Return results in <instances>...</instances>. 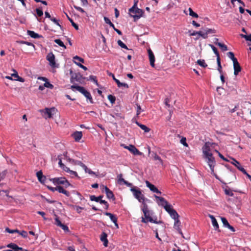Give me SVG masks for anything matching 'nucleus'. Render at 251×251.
<instances>
[{"label":"nucleus","instance_id":"1","mask_svg":"<svg viewBox=\"0 0 251 251\" xmlns=\"http://www.w3.org/2000/svg\"><path fill=\"white\" fill-rule=\"evenodd\" d=\"M138 1H135L133 6L129 9V12L130 16L134 19V21L139 19L144 13V11L137 7V3Z\"/></svg>","mask_w":251,"mask_h":251},{"label":"nucleus","instance_id":"2","mask_svg":"<svg viewBox=\"0 0 251 251\" xmlns=\"http://www.w3.org/2000/svg\"><path fill=\"white\" fill-rule=\"evenodd\" d=\"M142 210L143 212L145 217H142L141 222L144 223H147L150 222L153 223H157L156 221L153 220L151 216V213L149 210L148 205L147 203H144L142 207Z\"/></svg>","mask_w":251,"mask_h":251},{"label":"nucleus","instance_id":"3","mask_svg":"<svg viewBox=\"0 0 251 251\" xmlns=\"http://www.w3.org/2000/svg\"><path fill=\"white\" fill-rule=\"evenodd\" d=\"M130 191L132 192L134 197L137 199L140 202H142L143 205L144 203H146L145 202L146 199L145 196L142 193L140 188L136 186H133L130 188Z\"/></svg>","mask_w":251,"mask_h":251},{"label":"nucleus","instance_id":"4","mask_svg":"<svg viewBox=\"0 0 251 251\" xmlns=\"http://www.w3.org/2000/svg\"><path fill=\"white\" fill-rule=\"evenodd\" d=\"M204 157L206 159V162L209 166L211 172L214 173L216 162L212 154H208V155L205 156Z\"/></svg>","mask_w":251,"mask_h":251},{"label":"nucleus","instance_id":"5","mask_svg":"<svg viewBox=\"0 0 251 251\" xmlns=\"http://www.w3.org/2000/svg\"><path fill=\"white\" fill-rule=\"evenodd\" d=\"M53 183L57 184H63L65 188H67L71 185L69 181L63 177H55L52 179Z\"/></svg>","mask_w":251,"mask_h":251},{"label":"nucleus","instance_id":"6","mask_svg":"<svg viewBox=\"0 0 251 251\" xmlns=\"http://www.w3.org/2000/svg\"><path fill=\"white\" fill-rule=\"evenodd\" d=\"M165 210L169 214L171 218L173 219H176L179 217V216L176 210L173 208L171 205H166L165 206Z\"/></svg>","mask_w":251,"mask_h":251},{"label":"nucleus","instance_id":"7","mask_svg":"<svg viewBox=\"0 0 251 251\" xmlns=\"http://www.w3.org/2000/svg\"><path fill=\"white\" fill-rule=\"evenodd\" d=\"M101 187H102V191H104L108 199H112L113 201L115 200V198L113 192L106 186L102 185Z\"/></svg>","mask_w":251,"mask_h":251},{"label":"nucleus","instance_id":"8","mask_svg":"<svg viewBox=\"0 0 251 251\" xmlns=\"http://www.w3.org/2000/svg\"><path fill=\"white\" fill-rule=\"evenodd\" d=\"M108 75L109 76H111L112 77L113 80L115 81V82L117 84V86H118V87H124L126 88H128V85L127 84L125 83H122V82H121L118 79H116L115 78V75L112 73H108Z\"/></svg>","mask_w":251,"mask_h":251},{"label":"nucleus","instance_id":"9","mask_svg":"<svg viewBox=\"0 0 251 251\" xmlns=\"http://www.w3.org/2000/svg\"><path fill=\"white\" fill-rule=\"evenodd\" d=\"M179 218H177V219H174L175 220V223H174V228L176 229L178 232L182 235V237L183 236V233H182V232L181 231V229L180 227V225H181V222L180 221V220L178 219Z\"/></svg>","mask_w":251,"mask_h":251},{"label":"nucleus","instance_id":"10","mask_svg":"<svg viewBox=\"0 0 251 251\" xmlns=\"http://www.w3.org/2000/svg\"><path fill=\"white\" fill-rule=\"evenodd\" d=\"M155 199L158 200L160 202H158V205L163 206L165 208L166 205H170L168 201L163 197H158L156 195L154 196Z\"/></svg>","mask_w":251,"mask_h":251},{"label":"nucleus","instance_id":"11","mask_svg":"<svg viewBox=\"0 0 251 251\" xmlns=\"http://www.w3.org/2000/svg\"><path fill=\"white\" fill-rule=\"evenodd\" d=\"M230 159H231L230 163L235 166L239 171L242 172L243 170H245L239 161L233 157H230Z\"/></svg>","mask_w":251,"mask_h":251},{"label":"nucleus","instance_id":"12","mask_svg":"<svg viewBox=\"0 0 251 251\" xmlns=\"http://www.w3.org/2000/svg\"><path fill=\"white\" fill-rule=\"evenodd\" d=\"M146 186L150 189L151 191L154 193L161 194V192L153 184L151 183L149 181H146Z\"/></svg>","mask_w":251,"mask_h":251},{"label":"nucleus","instance_id":"13","mask_svg":"<svg viewBox=\"0 0 251 251\" xmlns=\"http://www.w3.org/2000/svg\"><path fill=\"white\" fill-rule=\"evenodd\" d=\"M47 59L50 62V64L51 67L55 66V56L52 52L49 53L47 55Z\"/></svg>","mask_w":251,"mask_h":251},{"label":"nucleus","instance_id":"14","mask_svg":"<svg viewBox=\"0 0 251 251\" xmlns=\"http://www.w3.org/2000/svg\"><path fill=\"white\" fill-rule=\"evenodd\" d=\"M128 151L134 155H141L142 152H140L134 145H129Z\"/></svg>","mask_w":251,"mask_h":251},{"label":"nucleus","instance_id":"15","mask_svg":"<svg viewBox=\"0 0 251 251\" xmlns=\"http://www.w3.org/2000/svg\"><path fill=\"white\" fill-rule=\"evenodd\" d=\"M233 63L234 75H237L241 71V67L238 61H236Z\"/></svg>","mask_w":251,"mask_h":251},{"label":"nucleus","instance_id":"16","mask_svg":"<svg viewBox=\"0 0 251 251\" xmlns=\"http://www.w3.org/2000/svg\"><path fill=\"white\" fill-rule=\"evenodd\" d=\"M209 217L211 219L212 224L214 227V229L216 230H218V231H220V230H219L218 223L214 216L211 215H209Z\"/></svg>","mask_w":251,"mask_h":251},{"label":"nucleus","instance_id":"17","mask_svg":"<svg viewBox=\"0 0 251 251\" xmlns=\"http://www.w3.org/2000/svg\"><path fill=\"white\" fill-rule=\"evenodd\" d=\"M75 142H79L82 138V133L81 131H75L72 135Z\"/></svg>","mask_w":251,"mask_h":251},{"label":"nucleus","instance_id":"18","mask_svg":"<svg viewBox=\"0 0 251 251\" xmlns=\"http://www.w3.org/2000/svg\"><path fill=\"white\" fill-rule=\"evenodd\" d=\"M149 56L150 61V64L151 67H154V61H155V57L153 54V53L151 51V49L148 50Z\"/></svg>","mask_w":251,"mask_h":251},{"label":"nucleus","instance_id":"19","mask_svg":"<svg viewBox=\"0 0 251 251\" xmlns=\"http://www.w3.org/2000/svg\"><path fill=\"white\" fill-rule=\"evenodd\" d=\"M82 78V76L80 73H75L72 76V82H73V80H74L80 82Z\"/></svg>","mask_w":251,"mask_h":251},{"label":"nucleus","instance_id":"20","mask_svg":"<svg viewBox=\"0 0 251 251\" xmlns=\"http://www.w3.org/2000/svg\"><path fill=\"white\" fill-rule=\"evenodd\" d=\"M107 235L106 233L103 232L100 235V240L103 243V245L107 247L108 245V240L107 239Z\"/></svg>","mask_w":251,"mask_h":251},{"label":"nucleus","instance_id":"21","mask_svg":"<svg viewBox=\"0 0 251 251\" xmlns=\"http://www.w3.org/2000/svg\"><path fill=\"white\" fill-rule=\"evenodd\" d=\"M55 111L56 109L54 107L51 108H46L45 109V114H47L48 115V117L49 118H50L52 117V113L55 112Z\"/></svg>","mask_w":251,"mask_h":251},{"label":"nucleus","instance_id":"22","mask_svg":"<svg viewBox=\"0 0 251 251\" xmlns=\"http://www.w3.org/2000/svg\"><path fill=\"white\" fill-rule=\"evenodd\" d=\"M203 150V153L204 154V156H207L208 154H210L211 153L210 151V147L207 145V143H205L204 146L202 148Z\"/></svg>","mask_w":251,"mask_h":251},{"label":"nucleus","instance_id":"23","mask_svg":"<svg viewBox=\"0 0 251 251\" xmlns=\"http://www.w3.org/2000/svg\"><path fill=\"white\" fill-rule=\"evenodd\" d=\"M215 40L217 42H214L215 44L218 46L223 51H226L228 50L227 47L226 45L218 42V39L215 38Z\"/></svg>","mask_w":251,"mask_h":251},{"label":"nucleus","instance_id":"24","mask_svg":"<svg viewBox=\"0 0 251 251\" xmlns=\"http://www.w3.org/2000/svg\"><path fill=\"white\" fill-rule=\"evenodd\" d=\"M57 191L60 193H62V194H64V195H65L67 197H69L70 196V193L65 190L63 188V187L61 186H57Z\"/></svg>","mask_w":251,"mask_h":251},{"label":"nucleus","instance_id":"25","mask_svg":"<svg viewBox=\"0 0 251 251\" xmlns=\"http://www.w3.org/2000/svg\"><path fill=\"white\" fill-rule=\"evenodd\" d=\"M67 160L70 162H71V163H73L75 165H79V166H81L83 169L84 167L85 166V165L84 164H83L80 161L75 160H74V159H70V158H68Z\"/></svg>","mask_w":251,"mask_h":251},{"label":"nucleus","instance_id":"26","mask_svg":"<svg viewBox=\"0 0 251 251\" xmlns=\"http://www.w3.org/2000/svg\"><path fill=\"white\" fill-rule=\"evenodd\" d=\"M27 34L34 39L39 38L41 37V35L31 30H27Z\"/></svg>","mask_w":251,"mask_h":251},{"label":"nucleus","instance_id":"27","mask_svg":"<svg viewBox=\"0 0 251 251\" xmlns=\"http://www.w3.org/2000/svg\"><path fill=\"white\" fill-rule=\"evenodd\" d=\"M104 214L106 216H109L111 221H112L114 223H115L116 222H117V218L113 214L108 212H106L104 213Z\"/></svg>","mask_w":251,"mask_h":251},{"label":"nucleus","instance_id":"28","mask_svg":"<svg viewBox=\"0 0 251 251\" xmlns=\"http://www.w3.org/2000/svg\"><path fill=\"white\" fill-rule=\"evenodd\" d=\"M83 95L88 99L89 100L90 102L91 103H93L94 101L92 99V97L91 96V95L89 92L87 91L86 90L85 91L84 93H83Z\"/></svg>","mask_w":251,"mask_h":251},{"label":"nucleus","instance_id":"29","mask_svg":"<svg viewBox=\"0 0 251 251\" xmlns=\"http://www.w3.org/2000/svg\"><path fill=\"white\" fill-rule=\"evenodd\" d=\"M136 124L142 129L145 132H149L150 131V128L147 127L146 126L144 125H142L139 123L138 122L136 121Z\"/></svg>","mask_w":251,"mask_h":251},{"label":"nucleus","instance_id":"30","mask_svg":"<svg viewBox=\"0 0 251 251\" xmlns=\"http://www.w3.org/2000/svg\"><path fill=\"white\" fill-rule=\"evenodd\" d=\"M71 88L72 89H73V88L75 89L76 90H77L78 91H79L80 93H81L82 94H83V93H84V92L86 90V89L83 87L80 86L72 85L71 86Z\"/></svg>","mask_w":251,"mask_h":251},{"label":"nucleus","instance_id":"31","mask_svg":"<svg viewBox=\"0 0 251 251\" xmlns=\"http://www.w3.org/2000/svg\"><path fill=\"white\" fill-rule=\"evenodd\" d=\"M103 198V196H99V197H97L94 195L90 196V199L91 201H95L96 202H99L100 199H101Z\"/></svg>","mask_w":251,"mask_h":251},{"label":"nucleus","instance_id":"32","mask_svg":"<svg viewBox=\"0 0 251 251\" xmlns=\"http://www.w3.org/2000/svg\"><path fill=\"white\" fill-rule=\"evenodd\" d=\"M6 247L13 250V251L17 250L19 249V246L14 243H10L7 245Z\"/></svg>","mask_w":251,"mask_h":251},{"label":"nucleus","instance_id":"33","mask_svg":"<svg viewBox=\"0 0 251 251\" xmlns=\"http://www.w3.org/2000/svg\"><path fill=\"white\" fill-rule=\"evenodd\" d=\"M153 159L155 160H158L159 161V162L160 163V164L161 165H163V160H162V159L160 158V156H159L155 152H153Z\"/></svg>","mask_w":251,"mask_h":251},{"label":"nucleus","instance_id":"34","mask_svg":"<svg viewBox=\"0 0 251 251\" xmlns=\"http://www.w3.org/2000/svg\"><path fill=\"white\" fill-rule=\"evenodd\" d=\"M87 80L93 81L97 86H99V83L96 76L90 75L89 78H87Z\"/></svg>","mask_w":251,"mask_h":251},{"label":"nucleus","instance_id":"35","mask_svg":"<svg viewBox=\"0 0 251 251\" xmlns=\"http://www.w3.org/2000/svg\"><path fill=\"white\" fill-rule=\"evenodd\" d=\"M54 42L58 44L60 47H63L64 49L66 48V46L64 45L63 42L60 39H55Z\"/></svg>","mask_w":251,"mask_h":251},{"label":"nucleus","instance_id":"36","mask_svg":"<svg viewBox=\"0 0 251 251\" xmlns=\"http://www.w3.org/2000/svg\"><path fill=\"white\" fill-rule=\"evenodd\" d=\"M197 63L200 66H201V67H202L203 68H205L207 66V65L205 62L204 60H203V59L202 60H201V59L198 60H197Z\"/></svg>","mask_w":251,"mask_h":251},{"label":"nucleus","instance_id":"37","mask_svg":"<svg viewBox=\"0 0 251 251\" xmlns=\"http://www.w3.org/2000/svg\"><path fill=\"white\" fill-rule=\"evenodd\" d=\"M227 56L232 60L233 62H234L237 60V58L235 57L234 54L232 52H228L227 53Z\"/></svg>","mask_w":251,"mask_h":251},{"label":"nucleus","instance_id":"38","mask_svg":"<svg viewBox=\"0 0 251 251\" xmlns=\"http://www.w3.org/2000/svg\"><path fill=\"white\" fill-rule=\"evenodd\" d=\"M104 20L105 23H106L107 24H108L110 27H112L113 28H114L115 27L114 24L111 22V21L110 20V19L109 18H108L107 17H104Z\"/></svg>","mask_w":251,"mask_h":251},{"label":"nucleus","instance_id":"39","mask_svg":"<svg viewBox=\"0 0 251 251\" xmlns=\"http://www.w3.org/2000/svg\"><path fill=\"white\" fill-rule=\"evenodd\" d=\"M43 176V173L41 171H38L36 173V176L38 178V179L41 183H43V180L42 179V177Z\"/></svg>","mask_w":251,"mask_h":251},{"label":"nucleus","instance_id":"40","mask_svg":"<svg viewBox=\"0 0 251 251\" xmlns=\"http://www.w3.org/2000/svg\"><path fill=\"white\" fill-rule=\"evenodd\" d=\"M205 34L208 36L209 34H213L216 33V30L214 29L206 28L204 30Z\"/></svg>","mask_w":251,"mask_h":251},{"label":"nucleus","instance_id":"41","mask_svg":"<svg viewBox=\"0 0 251 251\" xmlns=\"http://www.w3.org/2000/svg\"><path fill=\"white\" fill-rule=\"evenodd\" d=\"M188 10L189 11L190 16L196 18L199 17L198 15L196 13L194 12L191 8H189Z\"/></svg>","mask_w":251,"mask_h":251},{"label":"nucleus","instance_id":"42","mask_svg":"<svg viewBox=\"0 0 251 251\" xmlns=\"http://www.w3.org/2000/svg\"><path fill=\"white\" fill-rule=\"evenodd\" d=\"M83 169L84 170L86 173H88L91 175H96V173L92 171L91 169L88 168L86 165L84 167Z\"/></svg>","mask_w":251,"mask_h":251},{"label":"nucleus","instance_id":"43","mask_svg":"<svg viewBox=\"0 0 251 251\" xmlns=\"http://www.w3.org/2000/svg\"><path fill=\"white\" fill-rule=\"evenodd\" d=\"M225 193L229 196L232 197L234 196V194L232 192V190H230L229 188H226L224 190Z\"/></svg>","mask_w":251,"mask_h":251},{"label":"nucleus","instance_id":"44","mask_svg":"<svg viewBox=\"0 0 251 251\" xmlns=\"http://www.w3.org/2000/svg\"><path fill=\"white\" fill-rule=\"evenodd\" d=\"M117 44L121 48L126 49V50H129L128 49L127 47L126 46V44H125L121 40H119L117 41Z\"/></svg>","mask_w":251,"mask_h":251},{"label":"nucleus","instance_id":"45","mask_svg":"<svg viewBox=\"0 0 251 251\" xmlns=\"http://www.w3.org/2000/svg\"><path fill=\"white\" fill-rule=\"evenodd\" d=\"M107 98L112 104H113L115 103V100H116V98L115 96H114L112 95H109L107 97Z\"/></svg>","mask_w":251,"mask_h":251},{"label":"nucleus","instance_id":"46","mask_svg":"<svg viewBox=\"0 0 251 251\" xmlns=\"http://www.w3.org/2000/svg\"><path fill=\"white\" fill-rule=\"evenodd\" d=\"M209 46H210V47L211 48V49L213 50V52H214V53L216 55V57L218 56H220L219 52H218V51L217 50V49L215 47H214L213 45H212L210 44Z\"/></svg>","mask_w":251,"mask_h":251},{"label":"nucleus","instance_id":"47","mask_svg":"<svg viewBox=\"0 0 251 251\" xmlns=\"http://www.w3.org/2000/svg\"><path fill=\"white\" fill-rule=\"evenodd\" d=\"M197 34L203 39H206L208 37V36H206L205 34V32H203L202 31H198Z\"/></svg>","mask_w":251,"mask_h":251},{"label":"nucleus","instance_id":"48","mask_svg":"<svg viewBox=\"0 0 251 251\" xmlns=\"http://www.w3.org/2000/svg\"><path fill=\"white\" fill-rule=\"evenodd\" d=\"M221 221L223 224L224 226L226 227L227 225H229L225 217H221Z\"/></svg>","mask_w":251,"mask_h":251},{"label":"nucleus","instance_id":"49","mask_svg":"<svg viewBox=\"0 0 251 251\" xmlns=\"http://www.w3.org/2000/svg\"><path fill=\"white\" fill-rule=\"evenodd\" d=\"M17 233H18L20 235H21L24 238H26L27 236V233L26 231H25V230H22V231L19 230V232H18Z\"/></svg>","mask_w":251,"mask_h":251},{"label":"nucleus","instance_id":"50","mask_svg":"<svg viewBox=\"0 0 251 251\" xmlns=\"http://www.w3.org/2000/svg\"><path fill=\"white\" fill-rule=\"evenodd\" d=\"M44 86L50 89H52L53 88V85L50 84L48 80L44 83Z\"/></svg>","mask_w":251,"mask_h":251},{"label":"nucleus","instance_id":"51","mask_svg":"<svg viewBox=\"0 0 251 251\" xmlns=\"http://www.w3.org/2000/svg\"><path fill=\"white\" fill-rule=\"evenodd\" d=\"M73 207L75 209L78 213H81V210L83 209L84 208L77 205H73Z\"/></svg>","mask_w":251,"mask_h":251},{"label":"nucleus","instance_id":"52","mask_svg":"<svg viewBox=\"0 0 251 251\" xmlns=\"http://www.w3.org/2000/svg\"><path fill=\"white\" fill-rule=\"evenodd\" d=\"M99 202L101 204H104L105 206V209H108V208L109 207V204L108 203V202L106 201H105V200H102L100 199V201Z\"/></svg>","mask_w":251,"mask_h":251},{"label":"nucleus","instance_id":"53","mask_svg":"<svg viewBox=\"0 0 251 251\" xmlns=\"http://www.w3.org/2000/svg\"><path fill=\"white\" fill-rule=\"evenodd\" d=\"M241 36H242V37L245 38L247 41H249L251 42V34L247 35L241 34Z\"/></svg>","mask_w":251,"mask_h":251},{"label":"nucleus","instance_id":"54","mask_svg":"<svg viewBox=\"0 0 251 251\" xmlns=\"http://www.w3.org/2000/svg\"><path fill=\"white\" fill-rule=\"evenodd\" d=\"M36 11L37 15L39 17H41L42 16H43V11H42V10L41 9H40V8H36Z\"/></svg>","mask_w":251,"mask_h":251},{"label":"nucleus","instance_id":"55","mask_svg":"<svg viewBox=\"0 0 251 251\" xmlns=\"http://www.w3.org/2000/svg\"><path fill=\"white\" fill-rule=\"evenodd\" d=\"M55 224L58 226H60L62 224L61 222L59 219L58 217L57 216H56V218H55Z\"/></svg>","mask_w":251,"mask_h":251},{"label":"nucleus","instance_id":"56","mask_svg":"<svg viewBox=\"0 0 251 251\" xmlns=\"http://www.w3.org/2000/svg\"><path fill=\"white\" fill-rule=\"evenodd\" d=\"M74 60H77L80 62H82V63H84V60L81 58V57H79L77 55H76L74 57Z\"/></svg>","mask_w":251,"mask_h":251},{"label":"nucleus","instance_id":"57","mask_svg":"<svg viewBox=\"0 0 251 251\" xmlns=\"http://www.w3.org/2000/svg\"><path fill=\"white\" fill-rule=\"evenodd\" d=\"M74 62L78 66H79L80 68L83 69L85 71H86L87 70V68L85 66H84V65H83L82 64H81V63H78L76 61H74Z\"/></svg>","mask_w":251,"mask_h":251},{"label":"nucleus","instance_id":"58","mask_svg":"<svg viewBox=\"0 0 251 251\" xmlns=\"http://www.w3.org/2000/svg\"><path fill=\"white\" fill-rule=\"evenodd\" d=\"M5 231H7V232L9 233H15V232L17 233L18 232H19V230H17V229L12 230V229H9L8 227H7L5 229Z\"/></svg>","mask_w":251,"mask_h":251},{"label":"nucleus","instance_id":"59","mask_svg":"<svg viewBox=\"0 0 251 251\" xmlns=\"http://www.w3.org/2000/svg\"><path fill=\"white\" fill-rule=\"evenodd\" d=\"M74 8L77 11L81 12V13H84L85 11L80 6H78L76 5H74Z\"/></svg>","mask_w":251,"mask_h":251},{"label":"nucleus","instance_id":"60","mask_svg":"<svg viewBox=\"0 0 251 251\" xmlns=\"http://www.w3.org/2000/svg\"><path fill=\"white\" fill-rule=\"evenodd\" d=\"M21 44H25L27 46H33V47H34V45L30 43V42H26V41H21L19 42Z\"/></svg>","mask_w":251,"mask_h":251},{"label":"nucleus","instance_id":"61","mask_svg":"<svg viewBox=\"0 0 251 251\" xmlns=\"http://www.w3.org/2000/svg\"><path fill=\"white\" fill-rule=\"evenodd\" d=\"M60 227H61L62 229H63L65 231H69V229L68 227L65 225L62 224Z\"/></svg>","mask_w":251,"mask_h":251},{"label":"nucleus","instance_id":"62","mask_svg":"<svg viewBox=\"0 0 251 251\" xmlns=\"http://www.w3.org/2000/svg\"><path fill=\"white\" fill-rule=\"evenodd\" d=\"M50 20L52 21L54 24H55L56 25H58L60 27H61V26L60 25V24L58 23V21L56 19V18L54 17L50 18Z\"/></svg>","mask_w":251,"mask_h":251},{"label":"nucleus","instance_id":"63","mask_svg":"<svg viewBox=\"0 0 251 251\" xmlns=\"http://www.w3.org/2000/svg\"><path fill=\"white\" fill-rule=\"evenodd\" d=\"M180 142L181 144H182L184 146L188 147V144L186 143V139L185 138H182Z\"/></svg>","mask_w":251,"mask_h":251},{"label":"nucleus","instance_id":"64","mask_svg":"<svg viewBox=\"0 0 251 251\" xmlns=\"http://www.w3.org/2000/svg\"><path fill=\"white\" fill-rule=\"evenodd\" d=\"M242 173L245 175L247 177L250 179V180L251 181V176L249 175L245 170H243Z\"/></svg>","mask_w":251,"mask_h":251}]
</instances>
